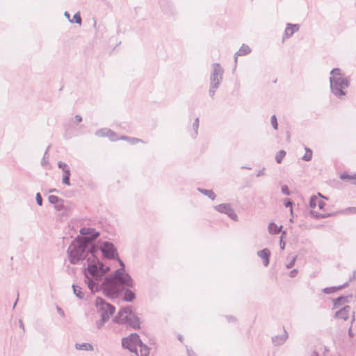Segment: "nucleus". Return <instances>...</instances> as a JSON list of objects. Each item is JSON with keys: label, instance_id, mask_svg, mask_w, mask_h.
Returning <instances> with one entry per match:
<instances>
[{"label": "nucleus", "instance_id": "1", "mask_svg": "<svg viewBox=\"0 0 356 356\" xmlns=\"http://www.w3.org/2000/svg\"><path fill=\"white\" fill-rule=\"evenodd\" d=\"M99 248L96 245L90 247L80 239H74L67 248V255L72 264H77L80 261L86 260L88 264L84 269L85 282L92 293L97 292L99 282L110 268L105 266L96 256Z\"/></svg>", "mask_w": 356, "mask_h": 356}, {"label": "nucleus", "instance_id": "2", "mask_svg": "<svg viewBox=\"0 0 356 356\" xmlns=\"http://www.w3.org/2000/svg\"><path fill=\"white\" fill-rule=\"evenodd\" d=\"M134 280L130 275L125 271L115 270L114 273L99 282V290L111 298H115L124 290V287L132 288Z\"/></svg>", "mask_w": 356, "mask_h": 356}, {"label": "nucleus", "instance_id": "3", "mask_svg": "<svg viewBox=\"0 0 356 356\" xmlns=\"http://www.w3.org/2000/svg\"><path fill=\"white\" fill-rule=\"evenodd\" d=\"M113 322L118 324H122L129 326L135 330L140 327L139 317L132 310L131 306L122 307L117 315L113 319Z\"/></svg>", "mask_w": 356, "mask_h": 356}, {"label": "nucleus", "instance_id": "4", "mask_svg": "<svg viewBox=\"0 0 356 356\" xmlns=\"http://www.w3.org/2000/svg\"><path fill=\"white\" fill-rule=\"evenodd\" d=\"M124 348L135 353L137 356H149V348L140 339L137 333H132L128 337L124 338L122 341Z\"/></svg>", "mask_w": 356, "mask_h": 356}, {"label": "nucleus", "instance_id": "5", "mask_svg": "<svg viewBox=\"0 0 356 356\" xmlns=\"http://www.w3.org/2000/svg\"><path fill=\"white\" fill-rule=\"evenodd\" d=\"M330 89L332 93L339 99H343L346 96V89L349 86V80L346 77H330Z\"/></svg>", "mask_w": 356, "mask_h": 356}, {"label": "nucleus", "instance_id": "6", "mask_svg": "<svg viewBox=\"0 0 356 356\" xmlns=\"http://www.w3.org/2000/svg\"><path fill=\"white\" fill-rule=\"evenodd\" d=\"M224 70L219 63H213L212 65V72L210 76V88L209 90V95L213 98L216 89L220 85L222 80Z\"/></svg>", "mask_w": 356, "mask_h": 356}, {"label": "nucleus", "instance_id": "7", "mask_svg": "<svg viewBox=\"0 0 356 356\" xmlns=\"http://www.w3.org/2000/svg\"><path fill=\"white\" fill-rule=\"evenodd\" d=\"M95 306L100 316L102 318L106 317L107 319H109L115 311V307L113 305L106 302L101 297L96 298Z\"/></svg>", "mask_w": 356, "mask_h": 356}, {"label": "nucleus", "instance_id": "8", "mask_svg": "<svg viewBox=\"0 0 356 356\" xmlns=\"http://www.w3.org/2000/svg\"><path fill=\"white\" fill-rule=\"evenodd\" d=\"M79 232L82 236H78L76 239H80V241L84 243L89 247L90 245H93L92 242L99 236V232L96 231L94 228L90 227H82Z\"/></svg>", "mask_w": 356, "mask_h": 356}, {"label": "nucleus", "instance_id": "9", "mask_svg": "<svg viewBox=\"0 0 356 356\" xmlns=\"http://www.w3.org/2000/svg\"><path fill=\"white\" fill-rule=\"evenodd\" d=\"M99 250L104 257L109 259H113L118 255L117 249L112 243L108 241H104L100 246Z\"/></svg>", "mask_w": 356, "mask_h": 356}, {"label": "nucleus", "instance_id": "10", "mask_svg": "<svg viewBox=\"0 0 356 356\" xmlns=\"http://www.w3.org/2000/svg\"><path fill=\"white\" fill-rule=\"evenodd\" d=\"M214 209L222 213L227 214L231 219L234 220H237L238 216L234 212V209L232 208L229 204H220L219 205L215 206Z\"/></svg>", "mask_w": 356, "mask_h": 356}, {"label": "nucleus", "instance_id": "11", "mask_svg": "<svg viewBox=\"0 0 356 356\" xmlns=\"http://www.w3.org/2000/svg\"><path fill=\"white\" fill-rule=\"evenodd\" d=\"M299 29V24L288 23L284 31L283 40L291 38L296 32H298Z\"/></svg>", "mask_w": 356, "mask_h": 356}, {"label": "nucleus", "instance_id": "12", "mask_svg": "<svg viewBox=\"0 0 356 356\" xmlns=\"http://www.w3.org/2000/svg\"><path fill=\"white\" fill-rule=\"evenodd\" d=\"M325 203L319 197L316 195H313L310 198L309 206L312 209H314L316 207H318L320 210L323 209Z\"/></svg>", "mask_w": 356, "mask_h": 356}, {"label": "nucleus", "instance_id": "13", "mask_svg": "<svg viewBox=\"0 0 356 356\" xmlns=\"http://www.w3.org/2000/svg\"><path fill=\"white\" fill-rule=\"evenodd\" d=\"M48 199L51 204H54L55 209L57 211H62L64 208L63 200L58 196L51 195L49 196Z\"/></svg>", "mask_w": 356, "mask_h": 356}, {"label": "nucleus", "instance_id": "14", "mask_svg": "<svg viewBox=\"0 0 356 356\" xmlns=\"http://www.w3.org/2000/svg\"><path fill=\"white\" fill-rule=\"evenodd\" d=\"M257 255L263 260L264 266H268L270 261V251L268 248H264L257 252Z\"/></svg>", "mask_w": 356, "mask_h": 356}, {"label": "nucleus", "instance_id": "15", "mask_svg": "<svg viewBox=\"0 0 356 356\" xmlns=\"http://www.w3.org/2000/svg\"><path fill=\"white\" fill-rule=\"evenodd\" d=\"M288 338V333L284 330V333L281 335H276L272 337V342L275 346H280L284 343Z\"/></svg>", "mask_w": 356, "mask_h": 356}, {"label": "nucleus", "instance_id": "16", "mask_svg": "<svg viewBox=\"0 0 356 356\" xmlns=\"http://www.w3.org/2000/svg\"><path fill=\"white\" fill-rule=\"evenodd\" d=\"M350 310L351 308L350 306H345L335 313V317L346 321L349 317Z\"/></svg>", "mask_w": 356, "mask_h": 356}, {"label": "nucleus", "instance_id": "17", "mask_svg": "<svg viewBox=\"0 0 356 356\" xmlns=\"http://www.w3.org/2000/svg\"><path fill=\"white\" fill-rule=\"evenodd\" d=\"M351 298V296H340L335 300H334V309H337L339 307L341 306L342 305L347 303L349 302V299Z\"/></svg>", "mask_w": 356, "mask_h": 356}, {"label": "nucleus", "instance_id": "18", "mask_svg": "<svg viewBox=\"0 0 356 356\" xmlns=\"http://www.w3.org/2000/svg\"><path fill=\"white\" fill-rule=\"evenodd\" d=\"M348 282H346L342 285L338 286H331V287H326L323 289V292L326 294H330L335 293L336 291L342 289L343 288L348 286Z\"/></svg>", "mask_w": 356, "mask_h": 356}, {"label": "nucleus", "instance_id": "19", "mask_svg": "<svg viewBox=\"0 0 356 356\" xmlns=\"http://www.w3.org/2000/svg\"><path fill=\"white\" fill-rule=\"evenodd\" d=\"M74 294L80 300H83L85 297V294L82 291V289L76 284L72 286Z\"/></svg>", "mask_w": 356, "mask_h": 356}, {"label": "nucleus", "instance_id": "20", "mask_svg": "<svg viewBox=\"0 0 356 356\" xmlns=\"http://www.w3.org/2000/svg\"><path fill=\"white\" fill-rule=\"evenodd\" d=\"M282 228V226L278 227L275 223L274 222H270L268 227V229L270 234H276L281 232Z\"/></svg>", "mask_w": 356, "mask_h": 356}, {"label": "nucleus", "instance_id": "21", "mask_svg": "<svg viewBox=\"0 0 356 356\" xmlns=\"http://www.w3.org/2000/svg\"><path fill=\"white\" fill-rule=\"evenodd\" d=\"M136 298L135 293L130 289H127L124 291V295L122 298L124 301L132 302Z\"/></svg>", "mask_w": 356, "mask_h": 356}, {"label": "nucleus", "instance_id": "22", "mask_svg": "<svg viewBox=\"0 0 356 356\" xmlns=\"http://www.w3.org/2000/svg\"><path fill=\"white\" fill-rule=\"evenodd\" d=\"M251 52V49L247 44H243L239 50L236 53V56H245Z\"/></svg>", "mask_w": 356, "mask_h": 356}, {"label": "nucleus", "instance_id": "23", "mask_svg": "<svg viewBox=\"0 0 356 356\" xmlns=\"http://www.w3.org/2000/svg\"><path fill=\"white\" fill-rule=\"evenodd\" d=\"M75 348L77 350H92L93 346L92 344L88 343H76Z\"/></svg>", "mask_w": 356, "mask_h": 356}, {"label": "nucleus", "instance_id": "24", "mask_svg": "<svg viewBox=\"0 0 356 356\" xmlns=\"http://www.w3.org/2000/svg\"><path fill=\"white\" fill-rule=\"evenodd\" d=\"M198 191L202 193V194L205 195L208 197H209L211 200H215L216 195L214 193V192L211 190H207L203 188H198Z\"/></svg>", "mask_w": 356, "mask_h": 356}, {"label": "nucleus", "instance_id": "25", "mask_svg": "<svg viewBox=\"0 0 356 356\" xmlns=\"http://www.w3.org/2000/svg\"><path fill=\"white\" fill-rule=\"evenodd\" d=\"M312 151L309 148L305 147V154L302 158V160H304L305 161H309L312 160Z\"/></svg>", "mask_w": 356, "mask_h": 356}, {"label": "nucleus", "instance_id": "26", "mask_svg": "<svg viewBox=\"0 0 356 356\" xmlns=\"http://www.w3.org/2000/svg\"><path fill=\"white\" fill-rule=\"evenodd\" d=\"M286 155V152L284 150L279 151L275 155V160L277 163H281L284 157Z\"/></svg>", "mask_w": 356, "mask_h": 356}, {"label": "nucleus", "instance_id": "27", "mask_svg": "<svg viewBox=\"0 0 356 356\" xmlns=\"http://www.w3.org/2000/svg\"><path fill=\"white\" fill-rule=\"evenodd\" d=\"M120 139L128 140L131 144L135 145L138 142H143V140L136 138H129L128 136H122Z\"/></svg>", "mask_w": 356, "mask_h": 356}, {"label": "nucleus", "instance_id": "28", "mask_svg": "<svg viewBox=\"0 0 356 356\" xmlns=\"http://www.w3.org/2000/svg\"><path fill=\"white\" fill-rule=\"evenodd\" d=\"M341 179H352L354 181L353 183L356 184V173L353 175H350L347 173H343L341 175Z\"/></svg>", "mask_w": 356, "mask_h": 356}, {"label": "nucleus", "instance_id": "29", "mask_svg": "<svg viewBox=\"0 0 356 356\" xmlns=\"http://www.w3.org/2000/svg\"><path fill=\"white\" fill-rule=\"evenodd\" d=\"M109 319L106 318V317H101V318L96 322L97 328L100 330L104 325L105 323L107 322Z\"/></svg>", "mask_w": 356, "mask_h": 356}, {"label": "nucleus", "instance_id": "30", "mask_svg": "<svg viewBox=\"0 0 356 356\" xmlns=\"http://www.w3.org/2000/svg\"><path fill=\"white\" fill-rule=\"evenodd\" d=\"M107 133L108 134L106 137H108L111 140L115 141L119 139V138L117 137L116 134L111 131V129H109L108 131H107Z\"/></svg>", "mask_w": 356, "mask_h": 356}, {"label": "nucleus", "instance_id": "31", "mask_svg": "<svg viewBox=\"0 0 356 356\" xmlns=\"http://www.w3.org/2000/svg\"><path fill=\"white\" fill-rule=\"evenodd\" d=\"M331 76L343 77L339 68H334L330 72Z\"/></svg>", "mask_w": 356, "mask_h": 356}, {"label": "nucleus", "instance_id": "32", "mask_svg": "<svg viewBox=\"0 0 356 356\" xmlns=\"http://www.w3.org/2000/svg\"><path fill=\"white\" fill-rule=\"evenodd\" d=\"M193 130L195 132L194 137H195L197 135V131H198V128H199V118H196L195 119V121L193 124Z\"/></svg>", "mask_w": 356, "mask_h": 356}, {"label": "nucleus", "instance_id": "33", "mask_svg": "<svg viewBox=\"0 0 356 356\" xmlns=\"http://www.w3.org/2000/svg\"><path fill=\"white\" fill-rule=\"evenodd\" d=\"M109 129H102L96 131L95 135L97 136H107V131H108Z\"/></svg>", "mask_w": 356, "mask_h": 356}, {"label": "nucleus", "instance_id": "34", "mask_svg": "<svg viewBox=\"0 0 356 356\" xmlns=\"http://www.w3.org/2000/svg\"><path fill=\"white\" fill-rule=\"evenodd\" d=\"M270 122H271L273 127L275 129H277L278 124H277V118H276L275 115H273L271 116Z\"/></svg>", "mask_w": 356, "mask_h": 356}, {"label": "nucleus", "instance_id": "35", "mask_svg": "<svg viewBox=\"0 0 356 356\" xmlns=\"http://www.w3.org/2000/svg\"><path fill=\"white\" fill-rule=\"evenodd\" d=\"M72 20H73V22H75L78 24H81V18L78 13L74 15Z\"/></svg>", "mask_w": 356, "mask_h": 356}, {"label": "nucleus", "instance_id": "36", "mask_svg": "<svg viewBox=\"0 0 356 356\" xmlns=\"http://www.w3.org/2000/svg\"><path fill=\"white\" fill-rule=\"evenodd\" d=\"M311 213L316 218H325L326 216L325 214L318 213L317 211L314 210H312Z\"/></svg>", "mask_w": 356, "mask_h": 356}, {"label": "nucleus", "instance_id": "37", "mask_svg": "<svg viewBox=\"0 0 356 356\" xmlns=\"http://www.w3.org/2000/svg\"><path fill=\"white\" fill-rule=\"evenodd\" d=\"M36 202L39 206L42 205V198L40 193H38L35 195Z\"/></svg>", "mask_w": 356, "mask_h": 356}, {"label": "nucleus", "instance_id": "38", "mask_svg": "<svg viewBox=\"0 0 356 356\" xmlns=\"http://www.w3.org/2000/svg\"><path fill=\"white\" fill-rule=\"evenodd\" d=\"M58 166L59 168L62 169L63 171L69 168L68 165L62 161L58 162Z\"/></svg>", "mask_w": 356, "mask_h": 356}, {"label": "nucleus", "instance_id": "39", "mask_svg": "<svg viewBox=\"0 0 356 356\" xmlns=\"http://www.w3.org/2000/svg\"><path fill=\"white\" fill-rule=\"evenodd\" d=\"M296 261V257H293L292 258L291 261L289 264H286V268H288V269L291 268L295 265Z\"/></svg>", "mask_w": 356, "mask_h": 356}, {"label": "nucleus", "instance_id": "40", "mask_svg": "<svg viewBox=\"0 0 356 356\" xmlns=\"http://www.w3.org/2000/svg\"><path fill=\"white\" fill-rule=\"evenodd\" d=\"M118 261H119V264L120 265V268L119 269H117L116 270H120V271H125V264L118 257Z\"/></svg>", "mask_w": 356, "mask_h": 356}, {"label": "nucleus", "instance_id": "41", "mask_svg": "<svg viewBox=\"0 0 356 356\" xmlns=\"http://www.w3.org/2000/svg\"><path fill=\"white\" fill-rule=\"evenodd\" d=\"M282 192L286 195H290V191L289 190V188L286 185H284L282 186Z\"/></svg>", "mask_w": 356, "mask_h": 356}, {"label": "nucleus", "instance_id": "42", "mask_svg": "<svg viewBox=\"0 0 356 356\" xmlns=\"http://www.w3.org/2000/svg\"><path fill=\"white\" fill-rule=\"evenodd\" d=\"M62 182L66 185H68L70 186V177H67V176H65L63 175V179H62Z\"/></svg>", "mask_w": 356, "mask_h": 356}, {"label": "nucleus", "instance_id": "43", "mask_svg": "<svg viewBox=\"0 0 356 356\" xmlns=\"http://www.w3.org/2000/svg\"><path fill=\"white\" fill-rule=\"evenodd\" d=\"M297 274H298V270H296V269H293V270H291V271H290V273H289V276H290L291 277H296V275H297Z\"/></svg>", "mask_w": 356, "mask_h": 356}, {"label": "nucleus", "instance_id": "44", "mask_svg": "<svg viewBox=\"0 0 356 356\" xmlns=\"http://www.w3.org/2000/svg\"><path fill=\"white\" fill-rule=\"evenodd\" d=\"M286 207H290L291 208V213H293V209H292V202L289 200L284 204Z\"/></svg>", "mask_w": 356, "mask_h": 356}, {"label": "nucleus", "instance_id": "45", "mask_svg": "<svg viewBox=\"0 0 356 356\" xmlns=\"http://www.w3.org/2000/svg\"><path fill=\"white\" fill-rule=\"evenodd\" d=\"M65 17L69 20L70 22L73 23V20L70 19V15L68 12H65L64 13Z\"/></svg>", "mask_w": 356, "mask_h": 356}, {"label": "nucleus", "instance_id": "46", "mask_svg": "<svg viewBox=\"0 0 356 356\" xmlns=\"http://www.w3.org/2000/svg\"><path fill=\"white\" fill-rule=\"evenodd\" d=\"M76 122L79 123L82 121V117L79 115H75Z\"/></svg>", "mask_w": 356, "mask_h": 356}, {"label": "nucleus", "instance_id": "47", "mask_svg": "<svg viewBox=\"0 0 356 356\" xmlns=\"http://www.w3.org/2000/svg\"><path fill=\"white\" fill-rule=\"evenodd\" d=\"M63 172H64V175L65 176H67V177H70V168L63 170Z\"/></svg>", "mask_w": 356, "mask_h": 356}, {"label": "nucleus", "instance_id": "48", "mask_svg": "<svg viewBox=\"0 0 356 356\" xmlns=\"http://www.w3.org/2000/svg\"><path fill=\"white\" fill-rule=\"evenodd\" d=\"M57 311H58V314H59L60 316H65V312H64V311H63L61 308H60L59 307H57Z\"/></svg>", "mask_w": 356, "mask_h": 356}, {"label": "nucleus", "instance_id": "49", "mask_svg": "<svg viewBox=\"0 0 356 356\" xmlns=\"http://www.w3.org/2000/svg\"><path fill=\"white\" fill-rule=\"evenodd\" d=\"M264 168H263L262 170H259V172L257 174V177L262 176V175H264Z\"/></svg>", "mask_w": 356, "mask_h": 356}, {"label": "nucleus", "instance_id": "50", "mask_svg": "<svg viewBox=\"0 0 356 356\" xmlns=\"http://www.w3.org/2000/svg\"><path fill=\"white\" fill-rule=\"evenodd\" d=\"M356 279V270L353 271V275L350 277L349 282Z\"/></svg>", "mask_w": 356, "mask_h": 356}, {"label": "nucleus", "instance_id": "51", "mask_svg": "<svg viewBox=\"0 0 356 356\" xmlns=\"http://www.w3.org/2000/svg\"><path fill=\"white\" fill-rule=\"evenodd\" d=\"M49 147H49V146H48V147H47V150H46V152H45V153H44V157H43V159H42V164H44V163H45L44 158H45V156L47 154V152H48V150H49Z\"/></svg>", "mask_w": 356, "mask_h": 356}, {"label": "nucleus", "instance_id": "52", "mask_svg": "<svg viewBox=\"0 0 356 356\" xmlns=\"http://www.w3.org/2000/svg\"><path fill=\"white\" fill-rule=\"evenodd\" d=\"M348 210L352 213H356V207H350Z\"/></svg>", "mask_w": 356, "mask_h": 356}, {"label": "nucleus", "instance_id": "53", "mask_svg": "<svg viewBox=\"0 0 356 356\" xmlns=\"http://www.w3.org/2000/svg\"><path fill=\"white\" fill-rule=\"evenodd\" d=\"M284 247H285V243L282 241V240L281 239L280 241V248L281 249H284Z\"/></svg>", "mask_w": 356, "mask_h": 356}, {"label": "nucleus", "instance_id": "54", "mask_svg": "<svg viewBox=\"0 0 356 356\" xmlns=\"http://www.w3.org/2000/svg\"><path fill=\"white\" fill-rule=\"evenodd\" d=\"M19 326H20V327H21V328H22V329L24 330V323H23L22 321V320H19Z\"/></svg>", "mask_w": 356, "mask_h": 356}, {"label": "nucleus", "instance_id": "55", "mask_svg": "<svg viewBox=\"0 0 356 356\" xmlns=\"http://www.w3.org/2000/svg\"><path fill=\"white\" fill-rule=\"evenodd\" d=\"M238 56H236V54L234 55V62H235V64H236V63H237Z\"/></svg>", "mask_w": 356, "mask_h": 356}, {"label": "nucleus", "instance_id": "56", "mask_svg": "<svg viewBox=\"0 0 356 356\" xmlns=\"http://www.w3.org/2000/svg\"><path fill=\"white\" fill-rule=\"evenodd\" d=\"M311 356H319V355H318V354L316 352H314V353H312Z\"/></svg>", "mask_w": 356, "mask_h": 356}, {"label": "nucleus", "instance_id": "57", "mask_svg": "<svg viewBox=\"0 0 356 356\" xmlns=\"http://www.w3.org/2000/svg\"><path fill=\"white\" fill-rule=\"evenodd\" d=\"M348 334H349L350 337H353V332L351 331V329L349 330Z\"/></svg>", "mask_w": 356, "mask_h": 356}, {"label": "nucleus", "instance_id": "58", "mask_svg": "<svg viewBox=\"0 0 356 356\" xmlns=\"http://www.w3.org/2000/svg\"><path fill=\"white\" fill-rule=\"evenodd\" d=\"M227 319L229 321H231L234 320V318L232 316H229V317H227Z\"/></svg>", "mask_w": 356, "mask_h": 356}, {"label": "nucleus", "instance_id": "59", "mask_svg": "<svg viewBox=\"0 0 356 356\" xmlns=\"http://www.w3.org/2000/svg\"><path fill=\"white\" fill-rule=\"evenodd\" d=\"M188 356H192V353L188 350Z\"/></svg>", "mask_w": 356, "mask_h": 356}, {"label": "nucleus", "instance_id": "60", "mask_svg": "<svg viewBox=\"0 0 356 356\" xmlns=\"http://www.w3.org/2000/svg\"><path fill=\"white\" fill-rule=\"evenodd\" d=\"M17 300H18V298ZM17 302V300H16L15 302L14 303L13 307H15L16 306Z\"/></svg>", "mask_w": 356, "mask_h": 356}, {"label": "nucleus", "instance_id": "61", "mask_svg": "<svg viewBox=\"0 0 356 356\" xmlns=\"http://www.w3.org/2000/svg\"><path fill=\"white\" fill-rule=\"evenodd\" d=\"M56 189H52V190H50L49 192H54V191H56Z\"/></svg>", "mask_w": 356, "mask_h": 356}, {"label": "nucleus", "instance_id": "62", "mask_svg": "<svg viewBox=\"0 0 356 356\" xmlns=\"http://www.w3.org/2000/svg\"><path fill=\"white\" fill-rule=\"evenodd\" d=\"M179 339L180 341H181V340H182V337H181V336L179 337Z\"/></svg>", "mask_w": 356, "mask_h": 356}]
</instances>
